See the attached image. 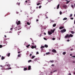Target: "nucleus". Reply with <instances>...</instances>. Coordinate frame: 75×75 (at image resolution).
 <instances>
[{"label": "nucleus", "instance_id": "54", "mask_svg": "<svg viewBox=\"0 0 75 75\" xmlns=\"http://www.w3.org/2000/svg\"><path fill=\"white\" fill-rule=\"evenodd\" d=\"M70 56H72V54H70Z\"/></svg>", "mask_w": 75, "mask_h": 75}, {"label": "nucleus", "instance_id": "57", "mask_svg": "<svg viewBox=\"0 0 75 75\" xmlns=\"http://www.w3.org/2000/svg\"><path fill=\"white\" fill-rule=\"evenodd\" d=\"M44 35H46V33H44Z\"/></svg>", "mask_w": 75, "mask_h": 75}, {"label": "nucleus", "instance_id": "16", "mask_svg": "<svg viewBox=\"0 0 75 75\" xmlns=\"http://www.w3.org/2000/svg\"><path fill=\"white\" fill-rule=\"evenodd\" d=\"M48 45H45V47L46 48H48Z\"/></svg>", "mask_w": 75, "mask_h": 75}, {"label": "nucleus", "instance_id": "60", "mask_svg": "<svg viewBox=\"0 0 75 75\" xmlns=\"http://www.w3.org/2000/svg\"><path fill=\"white\" fill-rule=\"evenodd\" d=\"M11 69V68H9V69Z\"/></svg>", "mask_w": 75, "mask_h": 75}, {"label": "nucleus", "instance_id": "64", "mask_svg": "<svg viewBox=\"0 0 75 75\" xmlns=\"http://www.w3.org/2000/svg\"><path fill=\"white\" fill-rule=\"evenodd\" d=\"M74 74L75 75V72H74Z\"/></svg>", "mask_w": 75, "mask_h": 75}, {"label": "nucleus", "instance_id": "40", "mask_svg": "<svg viewBox=\"0 0 75 75\" xmlns=\"http://www.w3.org/2000/svg\"><path fill=\"white\" fill-rule=\"evenodd\" d=\"M72 14H71L70 16V17H72Z\"/></svg>", "mask_w": 75, "mask_h": 75}, {"label": "nucleus", "instance_id": "30", "mask_svg": "<svg viewBox=\"0 0 75 75\" xmlns=\"http://www.w3.org/2000/svg\"><path fill=\"white\" fill-rule=\"evenodd\" d=\"M30 62H31V60H30L28 61V63Z\"/></svg>", "mask_w": 75, "mask_h": 75}, {"label": "nucleus", "instance_id": "48", "mask_svg": "<svg viewBox=\"0 0 75 75\" xmlns=\"http://www.w3.org/2000/svg\"><path fill=\"white\" fill-rule=\"evenodd\" d=\"M52 67H54V64H52Z\"/></svg>", "mask_w": 75, "mask_h": 75}, {"label": "nucleus", "instance_id": "24", "mask_svg": "<svg viewBox=\"0 0 75 75\" xmlns=\"http://www.w3.org/2000/svg\"><path fill=\"white\" fill-rule=\"evenodd\" d=\"M10 53H8L7 55L8 57H10Z\"/></svg>", "mask_w": 75, "mask_h": 75}, {"label": "nucleus", "instance_id": "52", "mask_svg": "<svg viewBox=\"0 0 75 75\" xmlns=\"http://www.w3.org/2000/svg\"><path fill=\"white\" fill-rule=\"evenodd\" d=\"M25 3H28V1H25Z\"/></svg>", "mask_w": 75, "mask_h": 75}, {"label": "nucleus", "instance_id": "44", "mask_svg": "<svg viewBox=\"0 0 75 75\" xmlns=\"http://www.w3.org/2000/svg\"><path fill=\"white\" fill-rule=\"evenodd\" d=\"M37 47V46H34V48H36V47Z\"/></svg>", "mask_w": 75, "mask_h": 75}, {"label": "nucleus", "instance_id": "1", "mask_svg": "<svg viewBox=\"0 0 75 75\" xmlns=\"http://www.w3.org/2000/svg\"><path fill=\"white\" fill-rule=\"evenodd\" d=\"M66 31V29H64L61 30V32L64 33V32H65Z\"/></svg>", "mask_w": 75, "mask_h": 75}, {"label": "nucleus", "instance_id": "62", "mask_svg": "<svg viewBox=\"0 0 75 75\" xmlns=\"http://www.w3.org/2000/svg\"><path fill=\"white\" fill-rule=\"evenodd\" d=\"M50 74H52V72H50Z\"/></svg>", "mask_w": 75, "mask_h": 75}, {"label": "nucleus", "instance_id": "13", "mask_svg": "<svg viewBox=\"0 0 75 75\" xmlns=\"http://www.w3.org/2000/svg\"><path fill=\"white\" fill-rule=\"evenodd\" d=\"M21 56V54H18V57H20Z\"/></svg>", "mask_w": 75, "mask_h": 75}, {"label": "nucleus", "instance_id": "39", "mask_svg": "<svg viewBox=\"0 0 75 75\" xmlns=\"http://www.w3.org/2000/svg\"><path fill=\"white\" fill-rule=\"evenodd\" d=\"M20 3H17V4H18V5L19 6V5H20Z\"/></svg>", "mask_w": 75, "mask_h": 75}, {"label": "nucleus", "instance_id": "43", "mask_svg": "<svg viewBox=\"0 0 75 75\" xmlns=\"http://www.w3.org/2000/svg\"><path fill=\"white\" fill-rule=\"evenodd\" d=\"M44 40H47V38H44Z\"/></svg>", "mask_w": 75, "mask_h": 75}, {"label": "nucleus", "instance_id": "34", "mask_svg": "<svg viewBox=\"0 0 75 75\" xmlns=\"http://www.w3.org/2000/svg\"><path fill=\"white\" fill-rule=\"evenodd\" d=\"M57 70H54V71H53V73H54V72H57Z\"/></svg>", "mask_w": 75, "mask_h": 75}, {"label": "nucleus", "instance_id": "8", "mask_svg": "<svg viewBox=\"0 0 75 75\" xmlns=\"http://www.w3.org/2000/svg\"><path fill=\"white\" fill-rule=\"evenodd\" d=\"M64 28V26H61L59 28V29L60 30H61V29H63Z\"/></svg>", "mask_w": 75, "mask_h": 75}, {"label": "nucleus", "instance_id": "7", "mask_svg": "<svg viewBox=\"0 0 75 75\" xmlns=\"http://www.w3.org/2000/svg\"><path fill=\"white\" fill-rule=\"evenodd\" d=\"M63 7L64 8H67V6L66 5H63Z\"/></svg>", "mask_w": 75, "mask_h": 75}, {"label": "nucleus", "instance_id": "6", "mask_svg": "<svg viewBox=\"0 0 75 75\" xmlns=\"http://www.w3.org/2000/svg\"><path fill=\"white\" fill-rule=\"evenodd\" d=\"M52 32L50 31H48V34H49V35H51V34H52Z\"/></svg>", "mask_w": 75, "mask_h": 75}, {"label": "nucleus", "instance_id": "31", "mask_svg": "<svg viewBox=\"0 0 75 75\" xmlns=\"http://www.w3.org/2000/svg\"><path fill=\"white\" fill-rule=\"evenodd\" d=\"M27 24H28V25H30V23L29 22H27Z\"/></svg>", "mask_w": 75, "mask_h": 75}, {"label": "nucleus", "instance_id": "53", "mask_svg": "<svg viewBox=\"0 0 75 75\" xmlns=\"http://www.w3.org/2000/svg\"><path fill=\"white\" fill-rule=\"evenodd\" d=\"M72 57H73V58H75V56H72Z\"/></svg>", "mask_w": 75, "mask_h": 75}, {"label": "nucleus", "instance_id": "19", "mask_svg": "<svg viewBox=\"0 0 75 75\" xmlns=\"http://www.w3.org/2000/svg\"><path fill=\"white\" fill-rule=\"evenodd\" d=\"M67 19V18H65L63 19V20H66Z\"/></svg>", "mask_w": 75, "mask_h": 75}, {"label": "nucleus", "instance_id": "10", "mask_svg": "<svg viewBox=\"0 0 75 75\" xmlns=\"http://www.w3.org/2000/svg\"><path fill=\"white\" fill-rule=\"evenodd\" d=\"M31 69V66H29L28 67V70H30Z\"/></svg>", "mask_w": 75, "mask_h": 75}, {"label": "nucleus", "instance_id": "3", "mask_svg": "<svg viewBox=\"0 0 75 75\" xmlns=\"http://www.w3.org/2000/svg\"><path fill=\"white\" fill-rule=\"evenodd\" d=\"M52 52H54L55 53H57V51L55 49H53L52 50Z\"/></svg>", "mask_w": 75, "mask_h": 75}, {"label": "nucleus", "instance_id": "46", "mask_svg": "<svg viewBox=\"0 0 75 75\" xmlns=\"http://www.w3.org/2000/svg\"><path fill=\"white\" fill-rule=\"evenodd\" d=\"M39 53H38V52H36V54H39Z\"/></svg>", "mask_w": 75, "mask_h": 75}, {"label": "nucleus", "instance_id": "27", "mask_svg": "<svg viewBox=\"0 0 75 75\" xmlns=\"http://www.w3.org/2000/svg\"><path fill=\"white\" fill-rule=\"evenodd\" d=\"M6 66H7V67H10V65L9 64H7L6 65Z\"/></svg>", "mask_w": 75, "mask_h": 75}, {"label": "nucleus", "instance_id": "36", "mask_svg": "<svg viewBox=\"0 0 75 75\" xmlns=\"http://www.w3.org/2000/svg\"><path fill=\"white\" fill-rule=\"evenodd\" d=\"M37 60V58H36L34 59L35 61H36Z\"/></svg>", "mask_w": 75, "mask_h": 75}, {"label": "nucleus", "instance_id": "26", "mask_svg": "<svg viewBox=\"0 0 75 75\" xmlns=\"http://www.w3.org/2000/svg\"><path fill=\"white\" fill-rule=\"evenodd\" d=\"M31 48H32V49H34V46H32L31 47Z\"/></svg>", "mask_w": 75, "mask_h": 75}, {"label": "nucleus", "instance_id": "15", "mask_svg": "<svg viewBox=\"0 0 75 75\" xmlns=\"http://www.w3.org/2000/svg\"><path fill=\"white\" fill-rule=\"evenodd\" d=\"M24 71H26V70H27V68H24L23 69Z\"/></svg>", "mask_w": 75, "mask_h": 75}, {"label": "nucleus", "instance_id": "63", "mask_svg": "<svg viewBox=\"0 0 75 75\" xmlns=\"http://www.w3.org/2000/svg\"><path fill=\"white\" fill-rule=\"evenodd\" d=\"M74 24H75V21H74Z\"/></svg>", "mask_w": 75, "mask_h": 75}, {"label": "nucleus", "instance_id": "5", "mask_svg": "<svg viewBox=\"0 0 75 75\" xmlns=\"http://www.w3.org/2000/svg\"><path fill=\"white\" fill-rule=\"evenodd\" d=\"M16 24H17V25L20 24V21H18V22H16Z\"/></svg>", "mask_w": 75, "mask_h": 75}, {"label": "nucleus", "instance_id": "29", "mask_svg": "<svg viewBox=\"0 0 75 75\" xmlns=\"http://www.w3.org/2000/svg\"><path fill=\"white\" fill-rule=\"evenodd\" d=\"M28 3H31V1L30 0H29L28 1Z\"/></svg>", "mask_w": 75, "mask_h": 75}, {"label": "nucleus", "instance_id": "33", "mask_svg": "<svg viewBox=\"0 0 75 75\" xmlns=\"http://www.w3.org/2000/svg\"><path fill=\"white\" fill-rule=\"evenodd\" d=\"M40 4V3H39L38 4H37V6H39Z\"/></svg>", "mask_w": 75, "mask_h": 75}, {"label": "nucleus", "instance_id": "32", "mask_svg": "<svg viewBox=\"0 0 75 75\" xmlns=\"http://www.w3.org/2000/svg\"><path fill=\"white\" fill-rule=\"evenodd\" d=\"M71 7H72V8H74V5H71Z\"/></svg>", "mask_w": 75, "mask_h": 75}, {"label": "nucleus", "instance_id": "50", "mask_svg": "<svg viewBox=\"0 0 75 75\" xmlns=\"http://www.w3.org/2000/svg\"><path fill=\"white\" fill-rule=\"evenodd\" d=\"M67 41H68V42H69V40H67Z\"/></svg>", "mask_w": 75, "mask_h": 75}, {"label": "nucleus", "instance_id": "4", "mask_svg": "<svg viewBox=\"0 0 75 75\" xmlns=\"http://www.w3.org/2000/svg\"><path fill=\"white\" fill-rule=\"evenodd\" d=\"M69 34H67L66 35V36L65 37V38H67V37H68V38H69Z\"/></svg>", "mask_w": 75, "mask_h": 75}, {"label": "nucleus", "instance_id": "45", "mask_svg": "<svg viewBox=\"0 0 75 75\" xmlns=\"http://www.w3.org/2000/svg\"><path fill=\"white\" fill-rule=\"evenodd\" d=\"M41 7H42V6H39V8H41Z\"/></svg>", "mask_w": 75, "mask_h": 75}, {"label": "nucleus", "instance_id": "51", "mask_svg": "<svg viewBox=\"0 0 75 75\" xmlns=\"http://www.w3.org/2000/svg\"><path fill=\"white\" fill-rule=\"evenodd\" d=\"M10 30H13V28H11Z\"/></svg>", "mask_w": 75, "mask_h": 75}, {"label": "nucleus", "instance_id": "61", "mask_svg": "<svg viewBox=\"0 0 75 75\" xmlns=\"http://www.w3.org/2000/svg\"><path fill=\"white\" fill-rule=\"evenodd\" d=\"M38 18H40V16H38Z\"/></svg>", "mask_w": 75, "mask_h": 75}, {"label": "nucleus", "instance_id": "14", "mask_svg": "<svg viewBox=\"0 0 75 75\" xmlns=\"http://www.w3.org/2000/svg\"><path fill=\"white\" fill-rule=\"evenodd\" d=\"M73 37V35L71 34H70L69 35V37Z\"/></svg>", "mask_w": 75, "mask_h": 75}, {"label": "nucleus", "instance_id": "20", "mask_svg": "<svg viewBox=\"0 0 75 75\" xmlns=\"http://www.w3.org/2000/svg\"><path fill=\"white\" fill-rule=\"evenodd\" d=\"M35 56H33L32 57V59H33L34 58H35Z\"/></svg>", "mask_w": 75, "mask_h": 75}, {"label": "nucleus", "instance_id": "2", "mask_svg": "<svg viewBox=\"0 0 75 75\" xmlns=\"http://www.w3.org/2000/svg\"><path fill=\"white\" fill-rule=\"evenodd\" d=\"M55 29H54L53 30L52 29H51L50 30V31L52 33H54V31H55Z\"/></svg>", "mask_w": 75, "mask_h": 75}, {"label": "nucleus", "instance_id": "37", "mask_svg": "<svg viewBox=\"0 0 75 75\" xmlns=\"http://www.w3.org/2000/svg\"><path fill=\"white\" fill-rule=\"evenodd\" d=\"M59 13H60V15H61V14H62V12L60 11Z\"/></svg>", "mask_w": 75, "mask_h": 75}, {"label": "nucleus", "instance_id": "17", "mask_svg": "<svg viewBox=\"0 0 75 75\" xmlns=\"http://www.w3.org/2000/svg\"><path fill=\"white\" fill-rule=\"evenodd\" d=\"M4 58H4V57L2 56V57H1L2 60H3V59H4Z\"/></svg>", "mask_w": 75, "mask_h": 75}, {"label": "nucleus", "instance_id": "49", "mask_svg": "<svg viewBox=\"0 0 75 75\" xmlns=\"http://www.w3.org/2000/svg\"><path fill=\"white\" fill-rule=\"evenodd\" d=\"M20 52H18V54H20Z\"/></svg>", "mask_w": 75, "mask_h": 75}, {"label": "nucleus", "instance_id": "42", "mask_svg": "<svg viewBox=\"0 0 75 75\" xmlns=\"http://www.w3.org/2000/svg\"><path fill=\"white\" fill-rule=\"evenodd\" d=\"M41 48H45V46H42L41 47Z\"/></svg>", "mask_w": 75, "mask_h": 75}, {"label": "nucleus", "instance_id": "21", "mask_svg": "<svg viewBox=\"0 0 75 75\" xmlns=\"http://www.w3.org/2000/svg\"><path fill=\"white\" fill-rule=\"evenodd\" d=\"M71 33H72V34H74L75 33V32H74L73 31H71Z\"/></svg>", "mask_w": 75, "mask_h": 75}, {"label": "nucleus", "instance_id": "18", "mask_svg": "<svg viewBox=\"0 0 75 75\" xmlns=\"http://www.w3.org/2000/svg\"><path fill=\"white\" fill-rule=\"evenodd\" d=\"M56 24H53V27H55V26H56Z\"/></svg>", "mask_w": 75, "mask_h": 75}, {"label": "nucleus", "instance_id": "41", "mask_svg": "<svg viewBox=\"0 0 75 75\" xmlns=\"http://www.w3.org/2000/svg\"><path fill=\"white\" fill-rule=\"evenodd\" d=\"M55 40V38H53L52 40Z\"/></svg>", "mask_w": 75, "mask_h": 75}, {"label": "nucleus", "instance_id": "47", "mask_svg": "<svg viewBox=\"0 0 75 75\" xmlns=\"http://www.w3.org/2000/svg\"><path fill=\"white\" fill-rule=\"evenodd\" d=\"M71 20H73L74 19V18H71Z\"/></svg>", "mask_w": 75, "mask_h": 75}, {"label": "nucleus", "instance_id": "59", "mask_svg": "<svg viewBox=\"0 0 75 75\" xmlns=\"http://www.w3.org/2000/svg\"><path fill=\"white\" fill-rule=\"evenodd\" d=\"M4 37H5V38H6V37H7V36H6V35H4Z\"/></svg>", "mask_w": 75, "mask_h": 75}, {"label": "nucleus", "instance_id": "12", "mask_svg": "<svg viewBox=\"0 0 75 75\" xmlns=\"http://www.w3.org/2000/svg\"><path fill=\"white\" fill-rule=\"evenodd\" d=\"M59 4L57 6V9H58V8H59Z\"/></svg>", "mask_w": 75, "mask_h": 75}, {"label": "nucleus", "instance_id": "38", "mask_svg": "<svg viewBox=\"0 0 75 75\" xmlns=\"http://www.w3.org/2000/svg\"><path fill=\"white\" fill-rule=\"evenodd\" d=\"M32 45H34V42H33V43H32Z\"/></svg>", "mask_w": 75, "mask_h": 75}, {"label": "nucleus", "instance_id": "11", "mask_svg": "<svg viewBox=\"0 0 75 75\" xmlns=\"http://www.w3.org/2000/svg\"><path fill=\"white\" fill-rule=\"evenodd\" d=\"M50 52H47L46 53V55H49V54H50Z\"/></svg>", "mask_w": 75, "mask_h": 75}, {"label": "nucleus", "instance_id": "28", "mask_svg": "<svg viewBox=\"0 0 75 75\" xmlns=\"http://www.w3.org/2000/svg\"><path fill=\"white\" fill-rule=\"evenodd\" d=\"M69 2H70V1H67V4H68V3H69Z\"/></svg>", "mask_w": 75, "mask_h": 75}, {"label": "nucleus", "instance_id": "56", "mask_svg": "<svg viewBox=\"0 0 75 75\" xmlns=\"http://www.w3.org/2000/svg\"><path fill=\"white\" fill-rule=\"evenodd\" d=\"M36 21H38V19H36Z\"/></svg>", "mask_w": 75, "mask_h": 75}, {"label": "nucleus", "instance_id": "35", "mask_svg": "<svg viewBox=\"0 0 75 75\" xmlns=\"http://www.w3.org/2000/svg\"><path fill=\"white\" fill-rule=\"evenodd\" d=\"M3 47V46L1 45H0V48H2Z\"/></svg>", "mask_w": 75, "mask_h": 75}, {"label": "nucleus", "instance_id": "25", "mask_svg": "<svg viewBox=\"0 0 75 75\" xmlns=\"http://www.w3.org/2000/svg\"><path fill=\"white\" fill-rule=\"evenodd\" d=\"M63 55H65V54H66V52H63Z\"/></svg>", "mask_w": 75, "mask_h": 75}, {"label": "nucleus", "instance_id": "22", "mask_svg": "<svg viewBox=\"0 0 75 75\" xmlns=\"http://www.w3.org/2000/svg\"><path fill=\"white\" fill-rule=\"evenodd\" d=\"M54 60H50V61H49V62H52V63H53L54 62Z\"/></svg>", "mask_w": 75, "mask_h": 75}, {"label": "nucleus", "instance_id": "58", "mask_svg": "<svg viewBox=\"0 0 75 75\" xmlns=\"http://www.w3.org/2000/svg\"><path fill=\"white\" fill-rule=\"evenodd\" d=\"M16 14H18V12H16Z\"/></svg>", "mask_w": 75, "mask_h": 75}, {"label": "nucleus", "instance_id": "9", "mask_svg": "<svg viewBox=\"0 0 75 75\" xmlns=\"http://www.w3.org/2000/svg\"><path fill=\"white\" fill-rule=\"evenodd\" d=\"M19 30V29L18 28V27H16L15 28V30H16V31H17V30Z\"/></svg>", "mask_w": 75, "mask_h": 75}, {"label": "nucleus", "instance_id": "55", "mask_svg": "<svg viewBox=\"0 0 75 75\" xmlns=\"http://www.w3.org/2000/svg\"><path fill=\"white\" fill-rule=\"evenodd\" d=\"M30 56H31L32 55V54H30Z\"/></svg>", "mask_w": 75, "mask_h": 75}, {"label": "nucleus", "instance_id": "23", "mask_svg": "<svg viewBox=\"0 0 75 75\" xmlns=\"http://www.w3.org/2000/svg\"><path fill=\"white\" fill-rule=\"evenodd\" d=\"M30 45L29 44L28 45L26 46V47L27 48H28V47H30Z\"/></svg>", "mask_w": 75, "mask_h": 75}]
</instances>
